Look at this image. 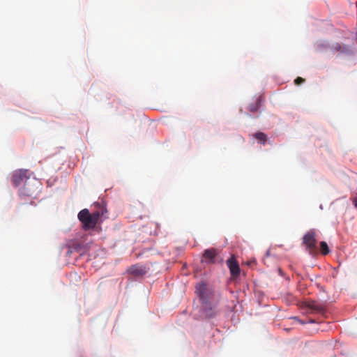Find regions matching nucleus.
<instances>
[{"instance_id": "1", "label": "nucleus", "mask_w": 357, "mask_h": 357, "mask_svg": "<svg viewBox=\"0 0 357 357\" xmlns=\"http://www.w3.org/2000/svg\"><path fill=\"white\" fill-rule=\"evenodd\" d=\"M105 209L102 208L101 211H97L90 213L86 208L82 209L78 213V219L82 225V228L85 231L95 229L100 216L103 215Z\"/></svg>"}, {"instance_id": "2", "label": "nucleus", "mask_w": 357, "mask_h": 357, "mask_svg": "<svg viewBox=\"0 0 357 357\" xmlns=\"http://www.w3.org/2000/svg\"><path fill=\"white\" fill-rule=\"evenodd\" d=\"M29 179V171L26 169H20L15 171L12 177V181L15 186L17 187L20 185H24L21 193H24L28 196H32L33 192L28 188L27 181Z\"/></svg>"}, {"instance_id": "3", "label": "nucleus", "mask_w": 357, "mask_h": 357, "mask_svg": "<svg viewBox=\"0 0 357 357\" xmlns=\"http://www.w3.org/2000/svg\"><path fill=\"white\" fill-rule=\"evenodd\" d=\"M317 243L314 229L310 230L303 237V244L305 247V250L311 255L314 256L318 254Z\"/></svg>"}, {"instance_id": "4", "label": "nucleus", "mask_w": 357, "mask_h": 357, "mask_svg": "<svg viewBox=\"0 0 357 357\" xmlns=\"http://www.w3.org/2000/svg\"><path fill=\"white\" fill-rule=\"evenodd\" d=\"M226 264L230 272V280H236L241 273V268L236 257L231 255V257L227 259Z\"/></svg>"}, {"instance_id": "5", "label": "nucleus", "mask_w": 357, "mask_h": 357, "mask_svg": "<svg viewBox=\"0 0 357 357\" xmlns=\"http://www.w3.org/2000/svg\"><path fill=\"white\" fill-rule=\"evenodd\" d=\"M331 50L333 52H340L344 56H352L355 53L352 47L339 43L333 44L331 47Z\"/></svg>"}, {"instance_id": "6", "label": "nucleus", "mask_w": 357, "mask_h": 357, "mask_svg": "<svg viewBox=\"0 0 357 357\" xmlns=\"http://www.w3.org/2000/svg\"><path fill=\"white\" fill-rule=\"evenodd\" d=\"M196 294L202 301L203 303H206L208 298V289L205 282H201L196 285Z\"/></svg>"}, {"instance_id": "7", "label": "nucleus", "mask_w": 357, "mask_h": 357, "mask_svg": "<svg viewBox=\"0 0 357 357\" xmlns=\"http://www.w3.org/2000/svg\"><path fill=\"white\" fill-rule=\"evenodd\" d=\"M307 307L312 313L322 314L325 312V306L323 304L316 301H310L307 304Z\"/></svg>"}, {"instance_id": "8", "label": "nucleus", "mask_w": 357, "mask_h": 357, "mask_svg": "<svg viewBox=\"0 0 357 357\" xmlns=\"http://www.w3.org/2000/svg\"><path fill=\"white\" fill-rule=\"evenodd\" d=\"M218 254V252L215 248L206 249L203 254V257L207 263L213 264Z\"/></svg>"}, {"instance_id": "9", "label": "nucleus", "mask_w": 357, "mask_h": 357, "mask_svg": "<svg viewBox=\"0 0 357 357\" xmlns=\"http://www.w3.org/2000/svg\"><path fill=\"white\" fill-rule=\"evenodd\" d=\"M130 272L135 276H139L144 275L146 271L145 268L142 266L135 265L130 268Z\"/></svg>"}, {"instance_id": "10", "label": "nucleus", "mask_w": 357, "mask_h": 357, "mask_svg": "<svg viewBox=\"0 0 357 357\" xmlns=\"http://www.w3.org/2000/svg\"><path fill=\"white\" fill-rule=\"evenodd\" d=\"M258 142L262 144H265L267 142V135L262 132H257L254 135Z\"/></svg>"}, {"instance_id": "11", "label": "nucleus", "mask_w": 357, "mask_h": 357, "mask_svg": "<svg viewBox=\"0 0 357 357\" xmlns=\"http://www.w3.org/2000/svg\"><path fill=\"white\" fill-rule=\"evenodd\" d=\"M204 313H205L206 317L208 318H212L216 314L215 310L211 307H208V305L206 303V306L204 307Z\"/></svg>"}, {"instance_id": "12", "label": "nucleus", "mask_w": 357, "mask_h": 357, "mask_svg": "<svg viewBox=\"0 0 357 357\" xmlns=\"http://www.w3.org/2000/svg\"><path fill=\"white\" fill-rule=\"evenodd\" d=\"M261 99L258 98L255 103H252L249 105V110L251 112H255L258 110L260 107Z\"/></svg>"}, {"instance_id": "13", "label": "nucleus", "mask_w": 357, "mask_h": 357, "mask_svg": "<svg viewBox=\"0 0 357 357\" xmlns=\"http://www.w3.org/2000/svg\"><path fill=\"white\" fill-rule=\"evenodd\" d=\"M320 251L323 255H326L329 253V248L325 241L320 242Z\"/></svg>"}, {"instance_id": "14", "label": "nucleus", "mask_w": 357, "mask_h": 357, "mask_svg": "<svg viewBox=\"0 0 357 357\" xmlns=\"http://www.w3.org/2000/svg\"><path fill=\"white\" fill-rule=\"evenodd\" d=\"M304 82H305V79L301 77H298L294 81L295 84L297 85L301 84L303 83Z\"/></svg>"}, {"instance_id": "15", "label": "nucleus", "mask_w": 357, "mask_h": 357, "mask_svg": "<svg viewBox=\"0 0 357 357\" xmlns=\"http://www.w3.org/2000/svg\"><path fill=\"white\" fill-rule=\"evenodd\" d=\"M294 319L298 320L301 324H305L307 323L306 321H303L298 319L297 317H294Z\"/></svg>"}, {"instance_id": "16", "label": "nucleus", "mask_w": 357, "mask_h": 357, "mask_svg": "<svg viewBox=\"0 0 357 357\" xmlns=\"http://www.w3.org/2000/svg\"><path fill=\"white\" fill-rule=\"evenodd\" d=\"M353 203H354V206L357 208V197H356L354 199Z\"/></svg>"}, {"instance_id": "17", "label": "nucleus", "mask_w": 357, "mask_h": 357, "mask_svg": "<svg viewBox=\"0 0 357 357\" xmlns=\"http://www.w3.org/2000/svg\"><path fill=\"white\" fill-rule=\"evenodd\" d=\"M80 247L79 245H76L73 247V249L75 250H78V248Z\"/></svg>"}, {"instance_id": "18", "label": "nucleus", "mask_w": 357, "mask_h": 357, "mask_svg": "<svg viewBox=\"0 0 357 357\" xmlns=\"http://www.w3.org/2000/svg\"><path fill=\"white\" fill-rule=\"evenodd\" d=\"M71 252H72V250H69L67 252V255H70Z\"/></svg>"}, {"instance_id": "19", "label": "nucleus", "mask_w": 357, "mask_h": 357, "mask_svg": "<svg viewBox=\"0 0 357 357\" xmlns=\"http://www.w3.org/2000/svg\"><path fill=\"white\" fill-rule=\"evenodd\" d=\"M307 322H309V323H314V321L313 319H309V321Z\"/></svg>"}]
</instances>
